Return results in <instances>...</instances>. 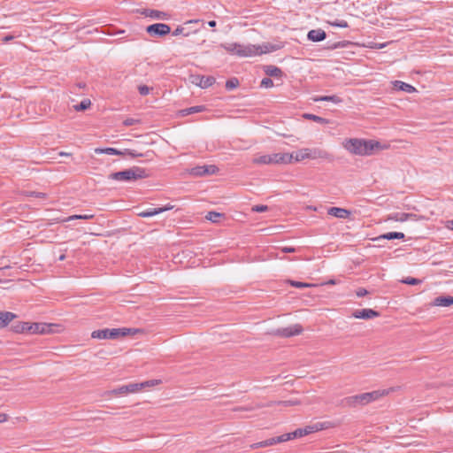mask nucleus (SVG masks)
Segmentation results:
<instances>
[{"mask_svg": "<svg viewBox=\"0 0 453 453\" xmlns=\"http://www.w3.org/2000/svg\"><path fill=\"white\" fill-rule=\"evenodd\" d=\"M9 419V416L6 413H0V424L6 422Z\"/></svg>", "mask_w": 453, "mask_h": 453, "instance_id": "nucleus-51", "label": "nucleus"}, {"mask_svg": "<svg viewBox=\"0 0 453 453\" xmlns=\"http://www.w3.org/2000/svg\"><path fill=\"white\" fill-rule=\"evenodd\" d=\"M60 155H61V156H67V155H69V154H68V153H65V152H61V153H60Z\"/></svg>", "mask_w": 453, "mask_h": 453, "instance_id": "nucleus-58", "label": "nucleus"}, {"mask_svg": "<svg viewBox=\"0 0 453 453\" xmlns=\"http://www.w3.org/2000/svg\"><path fill=\"white\" fill-rule=\"evenodd\" d=\"M205 109L204 106L203 105H197V106H192V107H189V108H187V109H184L182 110L180 112L183 116H186V115H189V114H193V113H197V112H201V111H203Z\"/></svg>", "mask_w": 453, "mask_h": 453, "instance_id": "nucleus-29", "label": "nucleus"}, {"mask_svg": "<svg viewBox=\"0 0 453 453\" xmlns=\"http://www.w3.org/2000/svg\"><path fill=\"white\" fill-rule=\"evenodd\" d=\"M138 123H140L139 119H132V118H127L123 121V125L126 127L133 126V125H135Z\"/></svg>", "mask_w": 453, "mask_h": 453, "instance_id": "nucleus-44", "label": "nucleus"}, {"mask_svg": "<svg viewBox=\"0 0 453 453\" xmlns=\"http://www.w3.org/2000/svg\"><path fill=\"white\" fill-rule=\"evenodd\" d=\"M107 394L113 395H126L125 386H121L119 388H115L113 390H111V391L107 392Z\"/></svg>", "mask_w": 453, "mask_h": 453, "instance_id": "nucleus-40", "label": "nucleus"}, {"mask_svg": "<svg viewBox=\"0 0 453 453\" xmlns=\"http://www.w3.org/2000/svg\"><path fill=\"white\" fill-rule=\"evenodd\" d=\"M342 146L349 153L358 156L372 155L373 150L381 148L380 143L379 142L358 138L346 139L342 142Z\"/></svg>", "mask_w": 453, "mask_h": 453, "instance_id": "nucleus-2", "label": "nucleus"}, {"mask_svg": "<svg viewBox=\"0 0 453 453\" xmlns=\"http://www.w3.org/2000/svg\"><path fill=\"white\" fill-rule=\"evenodd\" d=\"M65 259V256L63 254L58 257V260L63 261Z\"/></svg>", "mask_w": 453, "mask_h": 453, "instance_id": "nucleus-56", "label": "nucleus"}, {"mask_svg": "<svg viewBox=\"0 0 453 453\" xmlns=\"http://www.w3.org/2000/svg\"><path fill=\"white\" fill-rule=\"evenodd\" d=\"M250 447H251V449H258V448H265L266 446L264 445V441H262L252 444Z\"/></svg>", "mask_w": 453, "mask_h": 453, "instance_id": "nucleus-50", "label": "nucleus"}, {"mask_svg": "<svg viewBox=\"0 0 453 453\" xmlns=\"http://www.w3.org/2000/svg\"><path fill=\"white\" fill-rule=\"evenodd\" d=\"M274 438H275L276 443H280V442H284V441L292 440L293 439L292 432L291 433H288V434H284L282 435H280V436H277V437H274Z\"/></svg>", "mask_w": 453, "mask_h": 453, "instance_id": "nucleus-38", "label": "nucleus"}, {"mask_svg": "<svg viewBox=\"0 0 453 453\" xmlns=\"http://www.w3.org/2000/svg\"><path fill=\"white\" fill-rule=\"evenodd\" d=\"M146 16L155 19L166 20L169 19V15L166 12L157 11V10H146L143 12Z\"/></svg>", "mask_w": 453, "mask_h": 453, "instance_id": "nucleus-23", "label": "nucleus"}, {"mask_svg": "<svg viewBox=\"0 0 453 453\" xmlns=\"http://www.w3.org/2000/svg\"><path fill=\"white\" fill-rule=\"evenodd\" d=\"M415 215L411 213H404V212H394L388 216L387 220L403 222L409 219L414 218Z\"/></svg>", "mask_w": 453, "mask_h": 453, "instance_id": "nucleus-20", "label": "nucleus"}, {"mask_svg": "<svg viewBox=\"0 0 453 453\" xmlns=\"http://www.w3.org/2000/svg\"><path fill=\"white\" fill-rule=\"evenodd\" d=\"M143 388H144V384H140V383H132V384L125 385L126 394L138 392L139 390L142 389Z\"/></svg>", "mask_w": 453, "mask_h": 453, "instance_id": "nucleus-30", "label": "nucleus"}, {"mask_svg": "<svg viewBox=\"0 0 453 453\" xmlns=\"http://www.w3.org/2000/svg\"><path fill=\"white\" fill-rule=\"evenodd\" d=\"M219 168L214 165H197L189 170V174L195 177L215 174Z\"/></svg>", "mask_w": 453, "mask_h": 453, "instance_id": "nucleus-8", "label": "nucleus"}, {"mask_svg": "<svg viewBox=\"0 0 453 453\" xmlns=\"http://www.w3.org/2000/svg\"><path fill=\"white\" fill-rule=\"evenodd\" d=\"M251 210H252V211H256V212H264V211H268V206L263 205V204H257V205H254Z\"/></svg>", "mask_w": 453, "mask_h": 453, "instance_id": "nucleus-43", "label": "nucleus"}, {"mask_svg": "<svg viewBox=\"0 0 453 453\" xmlns=\"http://www.w3.org/2000/svg\"><path fill=\"white\" fill-rule=\"evenodd\" d=\"M173 208V205H167L165 207L155 208V209H148L146 211L139 212V216L142 218H149L155 215H157L163 211L172 210Z\"/></svg>", "mask_w": 453, "mask_h": 453, "instance_id": "nucleus-16", "label": "nucleus"}, {"mask_svg": "<svg viewBox=\"0 0 453 453\" xmlns=\"http://www.w3.org/2000/svg\"><path fill=\"white\" fill-rule=\"evenodd\" d=\"M252 162L256 165H271V157L269 155L257 156Z\"/></svg>", "mask_w": 453, "mask_h": 453, "instance_id": "nucleus-28", "label": "nucleus"}, {"mask_svg": "<svg viewBox=\"0 0 453 453\" xmlns=\"http://www.w3.org/2000/svg\"><path fill=\"white\" fill-rule=\"evenodd\" d=\"M352 316L356 319H370L379 317L380 313L372 309H362L356 310L353 312Z\"/></svg>", "mask_w": 453, "mask_h": 453, "instance_id": "nucleus-13", "label": "nucleus"}, {"mask_svg": "<svg viewBox=\"0 0 453 453\" xmlns=\"http://www.w3.org/2000/svg\"><path fill=\"white\" fill-rule=\"evenodd\" d=\"M93 215L91 214H84V215H72L66 218L64 221H71L73 219H93Z\"/></svg>", "mask_w": 453, "mask_h": 453, "instance_id": "nucleus-36", "label": "nucleus"}, {"mask_svg": "<svg viewBox=\"0 0 453 453\" xmlns=\"http://www.w3.org/2000/svg\"><path fill=\"white\" fill-rule=\"evenodd\" d=\"M433 306L448 307L453 304V296H438L431 303Z\"/></svg>", "mask_w": 453, "mask_h": 453, "instance_id": "nucleus-21", "label": "nucleus"}, {"mask_svg": "<svg viewBox=\"0 0 453 453\" xmlns=\"http://www.w3.org/2000/svg\"><path fill=\"white\" fill-rule=\"evenodd\" d=\"M402 282L404 284H408V285H418V284L421 283V280H418L416 278H411V277H407V278L402 280Z\"/></svg>", "mask_w": 453, "mask_h": 453, "instance_id": "nucleus-39", "label": "nucleus"}, {"mask_svg": "<svg viewBox=\"0 0 453 453\" xmlns=\"http://www.w3.org/2000/svg\"><path fill=\"white\" fill-rule=\"evenodd\" d=\"M220 47L227 52L236 55L240 58L261 56L262 54L276 51L281 48L280 45L273 44L270 42H265L261 45L230 42L221 43Z\"/></svg>", "mask_w": 453, "mask_h": 453, "instance_id": "nucleus-1", "label": "nucleus"}, {"mask_svg": "<svg viewBox=\"0 0 453 453\" xmlns=\"http://www.w3.org/2000/svg\"><path fill=\"white\" fill-rule=\"evenodd\" d=\"M447 227H448L449 229L453 230V220H449V221L447 222Z\"/></svg>", "mask_w": 453, "mask_h": 453, "instance_id": "nucleus-54", "label": "nucleus"}, {"mask_svg": "<svg viewBox=\"0 0 453 453\" xmlns=\"http://www.w3.org/2000/svg\"><path fill=\"white\" fill-rule=\"evenodd\" d=\"M303 332V327L299 324H296L293 326H289L287 327L278 328L274 334L282 337H291L294 335H298Z\"/></svg>", "mask_w": 453, "mask_h": 453, "instance_id": "nucleus-10", "label": "nucleus"}, {"mask_svg": "<svg viewBox=\"0 0 453 453\" xmlns=\"http://www.w3.org/2000/svg\"><path fill=\"white\" fill-rule=\"evenodd\" d=\"M281 251L283 253H292V252H296V250L293 247H283V248H281Z\"/></svg>", "mask_w": 453, "mask_h": 453, "instance_id": "nucleus-48", "label": "nucleus"}, {"mask_svg": "<svg viewBox=\"0 0 453 453\" xmlns=\"http://www.w3.org/2000/svg\"><path fill=\"white\" fill-rule=\"evenodd\" d=\"M224 217V214H221V213H219V212H216V211H210L208 212V214L206 215V219L213 222V223H218L219 221V219L223 218Z\"/></svg>", "mask_w": 453, "mask_h": 453, "instance_id": "nucleus-32", "label": "nucleus"}, {"mask_svg": "<svg viewBox=\"0 0 453 453\" xmlns=\"http://www.w3.org/2000/svg\"><path fill=\"white\" fill-rule=\"evenodd\" d=\"M157 382L156 380H147V381H144V382H142L141 384H144V388L145 387H151V386H154L156 385Z\"/></svg>", "mask_w": 453, "mask_h": 453, "instance_id": "nucleus-52", "label": "nucleus"}, {"mask_svg": "<svg viewBox=\"0 0 453 453\" xmlns=\"http://www.w3.org/2000/svg\"><path fill=\"white\" fill-rule=\"evenodd\" d=\"M151 90V88L147 85H140L138 87V91L142 96H147Z\"/></svg>", "mask_w": 453, "mask_h": 453, "instance_id": "nucleus-42", "label": "nucleus"}, {"mask_svg": "<svg viewBox=\"0 0 453 453\" xmlns=\"http://www.w3.org/2000/svg\"><path fill=\"white\" fill-rule=\"evenodd\" d=\"M368 294V291L365 289V288H360L357 290L356 292V295L358 296V297H362V296H365V295Z\"/></svg>", "mask_w": 453, "mask_h": 453, "instance_id": "nucleus-46", "label": "nucleus"}, {"mask_svg": "<svg viewBox=\"0 0 453 453\" xmlns=\"http://www.w3.org/2000/svg\"><path fill=\"white\" fill-rule=\"evenodd\" d=\"M293 159L296 162H300L304 159L332 160V155L326 150L319 148H303L293 154Z\"/></svg>", "mask_w": 453, "mask_h": 453, "instance_id": "nucleus-6", "label": "nucleus"}, {"mask_svg": "<svg viewBox=\"0 0 453 453\" xmlns=\"http://www.w3.org/2000/svg\"><path fill=\"white\" fill-rule=\"evenodd\" d=\"M147 176L145 169L134 166L124 171L111 173L109 174L108 179L120 182H131L146 178Z\"/></svg>", "mask_w": 453, "mask_h": 453, "instance_id": "nucleus-5", "label": "nucleus"}, {"mask_svg": "<svg viewBox=\"0 0 453 453\" xmlns=\"http://www.w3.org/2000/svg\"><path fill=\"white\" fill-rule=\"evenodd\" d=\"M264 71L270 77H276V78L279 77L280 78L283 74L280 68H279L275 65H265Z\"/></svg>", "mask_w": 453, "mask_h": 453, "instance_id": "nucleus-25", "label": "nucleus"}, {"mask_svg": "<svg viewBox=\"0 0 453 453\" xmlns=\"http://www.w3.org/2000/svg\"><path fill=\"white\" fill-rule=\"evenodd\" d=\"M96 154H108V155H121V156H130L131 157H149L150 152H147L145 154L138 153L134 150L126 149L123 151L119 150L115 148H96L95 149Z\"/></svg>", "mask_w": 453, "mask_h": 453, "instance_id": "nucleus-7", "label": "nucleus"}, {"mask_svg": "<svg viewBox=\"0 0 453 453\" xmlns=\"http://www.w3.org/2000/svg\"><path fill=\"white\" fill-rule=\"evenodd\" d=\"M190 82L202 88H207L215 83V78L212 76L190 75Z\"/></svg>", "mask_w": 453, "mask_h": 453, "instance_id": "nucleus-9", "label": "nucleus"}, {"mask_svg": "<svg viewBox=\"0 0 453 453\" xmlns=\"http://www.w3.org/2000/svg\"><path fill=\"white\" fill-rule=\"evenodd\" d=\"M404 234L401 232H389L383 234H380L373 239L374 242H379L380 240H393V239H403Z\"/></svg>", "mask_w": 453, "mask_h": 453, "instance_id": "nucleus-22", "label": "nucleus"}, {"mask_svg": "<svg viewBox=\"0 0 453 453\" xmlns=\"http://www.w3.org/2000/svg\"><path fill=\"white\" fill-rule=\"evenodd\" d=\"M208 25L211 27H214L216 26V21L215 20H211V21L208 22Z\"/></svg>", "mask_w": 453, "mask_h": 453, "instance_id": "nucleus-55", "label": "nucleus"}, {"mask_svg": "<svg viewBox=\"0 0 453 453\" xmlns=\"http://www.w3.org/2000/svg\"><path fill=\"white\" fill-rule=\"evenodd\" d=\"M17 316L10 311L0 312V328L5 327Z\"/></svg>", "mask_w": 453, "mask_h": 453, "instance_id": "nucleus-24", "label": "nucleus"}, {"mask_svg": "<svg viewBox=\"0 0 453 453\" xmlns=\"http://www.w3.org/2000/svg\"><path fill=\"white\" fill-rule=\"evenodd\" d=\"M274 403L271 402V403H268L267 404H257V405H250V406H244V407H238L236 409H234V411H253V410H256V409H259V408H263V407H269V406H272ZM277 404H280V405H283V406H293V405H296L299 403L298 401H293V400H287V401H280V402H277L276 403Z\"/></svg>", "mask_w": 453, "mask_h": 453, "instance_id": "nucleus-12", "label": "nucleus"}, {"mask_svg": "<svg viewBox=\"0 0 453 453\" xmlns=\"http://www.w3.org/2000/svg\"><path fill=\"white\" fill-rule=\"evenodd\" d=\"M326 22L333 26V27H342V28H346L349 27V24L346 20H343V19H334V20H326Z\"/></svg>", "mask_w": 453, "mask_h": 453, "instance_id": "nucleus-33", "label": "nucleus"}, {"mask_svg": "<svg viewBox=\"0 0 453 453\" xmlns=\"http://www.w3.org/2000/svg\"><path fill=\"white\" fill-rule=\"evenodd\" d=\"M303 117L306 119H310L322 125H327L330 122L329 119L311 113H304Z\"/></svg>", "mask_w": 453, "mask_h": 453, "instance_id": "nucleus-27", "label": "nucleus"}, {"mask_svg": "<svg viewBox=\"0 0 453 453\" xmlns=\"http://www.w3.org/2000/svg\"><path fill=\"white\" fill-rule=\"evenodd\" d=\"M239 86V81L236 78H232L226 82V88L229 90L234 89Z\"/></svg>", "mask_w": 453, "mask_h": 453, "instance_id": "nucleus-37", "label": "nucleus"}, {"mask_svg": "<svg viewBox=\"0 0 453 453\" xmlns=\"http://www.w3.org/2000/svg\"><path fill=\"white\" fill-rule=\"evenodd\" d=\"M326 34L322 29H312L308 32L307 38L311 42H321L325 40Z\"/></svg>", "mask_w": 453, "mask_h": 453, "instance_id": "nucleus-18", "label": "nucleus"}, {"mask_svg": "<svg viewBox=\"0 0 453 453\" xmlns=\"http://www.w3.org/2000/svg\"><path fill=\"white\" fill-rule=\"evenodd\" d=\"M50 332V325L45 323H33L28 327V333L31 334H46Z\"/></svg>", "mask_w": 453, "mask_h": 453, "instance_id": "nucleus-17", "label": "nucleus"}, {"mask_svg": "<svg viewBox=\"0 0 453 453\" xmlns=\"http://www.w3.org/2000/svg\"><path fill=\"white\" fill-rule=\"evenodd\" d=\"M274 444H276V441H275L274 437L264 441V445H265L266 447L272 446Z\"/></svg>", "mask_w": 453, "mask_h": 453, "instance_id": "nucleus-47", "label": "nucleus"}, {"mask_svg": "<svg viewBox=\"0 0 453 453\" xmlns=\"http://www.w3.org/2000/svg\"><path fill=\"white\" fill-rule=\"evenodd\" d=\"M91 105V102L88 99L82 100L79 104L74 105L76 111H85Z\"/></svg>", "mask_w": 453, "mask_h": 453, "instance_id": "nucleus-35", "label": "nucleus"}, {"mask_svg": "<svg viewBox=\"0 0 453 453\" xmlns=\"http://www.w3.org/2000/svg\"><path fill=\"white\" fill-rule=\"evenodd\" d=\"M328 284H335V281L334 280H331L328 281Z\"/></svg>", "mask_w": 453, "mask_h": 453, "instance_id": "nucleus-57", "label": "nucleus"}, {"mask_svg": "<svg viewBox=\"0 0 453 453\" xmlns=\"http://www.w3.org/2000/svg\"><path fill=\"white\" fill-rule=\"evenodd\" d=\"M322 427L319 425H313V426H307L304 428H298L292 432V437L295 438H300L305 435H308L311 433L317 432L320 430Z\"/></svg>", "mask_w": 453, "mask_h": 453, "instance_id": "nucleus-14", "label": "nucleus"}, {"mask_svg": "<svg viewBox=\"0 0 453 453\" xmlns=\"http://www.w3.org/2000/svg\"><path fill=\"white\" fill-rule=\"evenodd\" d=\"M269 156L271 164H288L293 159V154L288 153H274Z\"/></svg>", "mask_w": 453, "mask_h": 453, "instance_id": "nucleus-15", "label": "nucleus"}, {"mask_svg": "<svg viewBox=\"0 0 453 453\" xmlns=\"http://www.w3.org/2000/svg\"><path fill=\"white\" fill-rule=\"evenodd\" d=\"M393 86L395 88L407 93H413L416 91V88L413 86L401 81H395L393 82Z\"/></svg>", "mask_w": 453, "mask_h": 453, "instance_id": "nucleus-26", "label": "nucleus"}, {"mask_svg": "<svg viewBox=\"0 0 453 453\" xmlns=\"http://www.w3.org/2000/svg\"><path fill=\"white\" fill-rule=\"evenodd\" d=\"M142 330L138 328H105L101 330L93 331L91 337L94 339H118L127 335H134L141 333Z\"/></svg>", "mask_w": 453, "mask_h": 453, "instance_id": "nucleus-4", "label": "nucleus"}, {"mask_svg": "<svg viewBox=\"0 0 453 453\" xmlns=\"http://www.w3.org/2000/svg\"><path fill=\"white\" fill-rule=\"evenodd\" d=\"M146 31L151 35H166L171 32V27L164 23H156L147 27Z\"/></svg>", "mask_w": 453, "mask_h": 453, "instance_id": "nucleus-11", "label": "nucleus"}, {"mask_svg": "<svg viewBox=\"0 0 453 453\" xmlns=\"http://www.w3.org/2000/svg\"><path fill=\"white\" fill-rule=\"evenodd\" d=\"M260 86L262 88H269L273 87V81L270 78H268V77L267 78H264L261 81Z\"/></svg>", "mask_w": 453, "mask_h": 453, "instance_id": "nucleus-41", "label": "nucleus"}, {"mask_svg": "<svg viewBox=\"0 0 453 453\" xmlns=\"http://www.w3.org/2000/svg\"><path fill=\"white\" fill-rule=\"evenodd\" d=\"M11 38L12 37H10V36L5 37V41L11 40Z\"/></svg>", "mask_w": 453, "mask_h": 453, "instance_id": "nucleus-59", "label": "nucleus"}, {"mask_svg": "<svg viewBox=\"0 0 453 453\" xmlns=\"http://www.w3.org/2000/svg\"><path fill=\"white\" fill-rule=\"evenodd\" d=\"M327 213L338 219H347L350 215L349 211L339 207L329 208Z\"/></svg>", "mask_w": 453, "mask_h": 453, "instance_id": "nucleus-19", "label": "nucleus"}, {"mask_svg": "<svg viewBox=\"0 0 453 453\" xmlns=\"http://www.w3.org/2000/svg\"><path fill=\"white\" fill-rule=\"evenodd\" d=\"M31 324L29 323H23L21 326V331L22 332H28V327Z\"/></svg>", "mask_w": 453, "mask_h": 453, "instance_id": "nucleus-53", "label": "nucleus"}, {"mask_svg": "<svg viewBox=\"0 0 453 453\" xmlns=\"http://www.w3.org/2000/svg\"><path fill=\"white\" fill-rule=\"evenodd\" d=\"M184 32V28L181 27H178L173 32V36H177V35H182Z\"/></svg>", "mask_w": 453, "mask_h": 453, "instance_id": "nucleus-49", "label": "nucleus"}, {"mask_svg": "<svg viewBox=\"0 0 453 453\" xmlns=\"http://www.w3.org/2000/svg\"><path fill=\"white\" fill-rule=\"evenodd\" d=\"M22 195L25 196H33L40 199H45L47 197L46 193L36 191H23Z\"/></svg>", "mask_w": 453, "mask_h": 453, "instance_id": "nucleus-34", "label": "nucleus"}, {"mask_svg": "<svg viewBox=\"0 0 453 453\" xmlns=\"http://www.w3.org/2000/svg\"><path fill=\"white\" fill-rule=\"evenodd\" d=\"M388 393V390H375L372 392L363 393L352 396H349L343 399V403L349 407H356L357 405H366L379 398L386 395Z\"/></svg>", "mask_w": 453, "mask_h": 453, "instance_id": "nucleus-3", "label": "nucleus"}, {"mask_svg": "<svg viewBox=\"0 0 453 453\" xmlns=\"http://www.w3.org/2000/svg\"><path fill=\"white\" fill-rule=\"evenodd\" d=\"M314 101L320 102V101H330L334 104H339L342 102V99L337 96H323L314 98Z\"/></svg>", "mask_w": 453, "mask_h": 453, "instance_id": "nucleus-31", "label": "nucleus"}, {"mask_svg": "<svg viewBox=\"0 0 453 453\" xmlns=\"http://www.w3.org/2000/svg\"><path fill=\"white\" fill-rule=\"evenodd\" d=\"M291 285L293 287H296V288H309V287H311L312 285L310 284V283H304V282H301V281H291Z\"/></svg>", "mask_w": 453, "mask_h": 453, "instance_id": "nucleus-45", "label": "nucleus"}]
</instances>
